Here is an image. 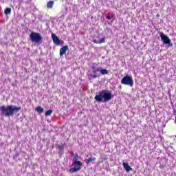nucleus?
<instances>
[{
  "mask_svg": "<svg viewBox=\"0 0 176 176\" xmlns=\"http://www.w3.org/2000/svg\"><path fill=\"white\" fill-rule=\"evenodd\" d=\"M21 109V107L14 105H8L7 107L3 105L0 107V113L1 116L9 118V116H13L14 113H17Z\"/></svg>",
  "mask_w": 176,
  "mask_h": 176,
  "instance_id": "nucleus-1",
  "label": "nucleus"
},
{
  "mask_svg": "<svg viewBox=\"0 0 176 176\" xmlns=\"http://www.w3.org/2000/svg\"><path fill=\"white\" fill-rule=\"evenodd\" d=\"M122 85H126V86H130L133 87L134 85V80H133V76L126 75L124 76L121 80Z\"/></svg>",
  "mask_w": 176,
  "mask_h": 176,
  "instance_id": "nucleus-2",
  "label": "nucleus"
},
{
  "mask_svg": "<svg viewBox=\"0 0 176 176\" xmlns=\"http://www.w3.org/2000/svg\"><path fill=\"white\" fill-rule=\"evenodd\" d=\"M74 168H71L69 169V173H76V171H79L80 170V167H82V162L78 160V155H75L74 157Z\"/></svg>",
  "mask_w": 176,
  "mask_h": 176,
  "instance_id": "nucleus-3",
  "label": "nucleus"
},
{
  "mask_svg": "<svg viewBox=\"0 0 176 176\" xmlns=\"http://www.w3.org/2000/svg\"><path fill=\"white\" fill-rule=\"evenodd\" d=\"M30 38L34 43H42V36L39 33L32 32Z\"/></svg>",
  "mask_w": 176,
  "mask_h": 176,
  "instance_id": "nucleus-4",
  "label": "nucleus"
},
{
  "mask_svg": "<svg viewBox=\"0 0 176 176\" xmlns=\"http://www.w3.org/2000/svg\"><path fill=\"white\" fill-rule=\"evenodd\" d=\"M101 69V67H98L96 66V64L92 65V72L89 74V79H96V78H100V74L98 72Z\"/></svg>",
  "mask_w": 176,
  "mask_h": 176,
  "instance_id": "nucleus-5",
  "label": "nucleus"
},
{
  "mask_svg": "<svg viewBox=\"0 0 176 176\" xmlns=\"http://www.w3.org/2000/svg\"><path fill=\"white\" fill-rule=\"evenodd\" d=\"M102 93L103 94V102H108L112 98H113V95H112V92L108 90H102Z\"/></svg>",
  "mask_w": 176,
  "mask_h": 176,
  "instance_id": "nucleus-6",
  "label": "nucleus"
},
{
  "mask_svg": "<svg viewBox=\"0 0 176 176\" xmlns=\"http://www.w3.org/2000/svg\"><path fill=\"white\" fill-rule=\"evenodd\" d=\"M161 41H163L164 45H167V46H173V43H171V40L167 35L161 33L160 34Z\"/></svg>",
  "mask_w": 176,
  "mask_h": 176,
  "instance_id": "nucleus-7",
  "label": "nucleus"
},
{
  "mask_svg": "<svg viewBox=\"0 0 176 176\" xmlns=\"http://www.w3.org/2000/svg\"><path fill=\"white\" fill-rule=\"evenodd\" d=\"M95 100L98 102H102V100H104V95L102 94V91L99 92L98 95H96Z\"/></svg>",
  "mask_w": 176,
  "mask_h": 176,
  "instance_id": "nucleus-8",
  "label": "nucleus"
},
{
  "mask_svg": "<svg viewBox=\"0 0 176 176\" xmlns=\"http://www.w3.org/2000/svg\"><path fill=\"white\" fill-rule=\"evenodd\" d=\"M52 38L55 45H60L61 41H60V38H58V37H57V36L54 33L52 34Z\"/></svg>",
  "mask_w": 176,
  "mask_h": 176,
  "instance_id": "nucleus-9",
  "label": "nucleus"
},
{
  "mask_svg": "<svg viewBox=\"0 0 176 176\" xmlns=\"http://www.w3.org/2000/svg\"><path fill=\"white\" fill-rule=\"evenodd\" d=\"M68 45L63 46L62 48L60 49V56H64L65 53H67V50H68Z\"/></svg>",
  "mask_w": 176,
  "mask_h": 176,
  "instance_id": "nucleus-10",
  "label": "nucleus"
},
{
  "mask_svg": "<svg viewBox=\"0 0 176 176\" xmlns=\"http://www.w3.org/2000/svg\"><path fill=\"white\" fill-rule=\"evenodd\" d=\"M122 166L129 173V171H131L133 170V168L129 165V164L123 162Z\"/></svg>",
  "mask_w": 176,
  "mask_h": 176,
  "instance_id": "nucleus-11",
  "label": "nucleus"
},
{
  "mask_svg": "<svg viewBox=\"0 0 176 176\" xmlns=\"http://www.w3.org/2000/svg\"><path fill=\"white\" fill-rule=\"evenodd\" d=\"M94 43H97L98 45L105 43V37L102 38L100 40L94 39Z\"/></svg>",
  "mask_w": 176,
  "mask_h": 176,
  "instance_id": "nucleus-12",
  "label": "nucleus"
},
{
  "mask_svg": "<svg viewBox=\"0 0 176 176\" xmlns=\"http://www.w3.org/2000/svg\"><path fill=\"white\" fill-rule=\"evenodd\" d=\"M53 5H54V1H49L47 3V8H48V9H52L53 8Z\"/></svg>",
  "mask_w": 176,
  "mask_h": 176,
  "instance_id": "nucleus-13",
  "label": "nucleus"
},
{
  "mask_svg": "<svg viewBox=\"0 0 176 176\" xmlns=\"http://www.w3.org/2000/svg\"><path fill=\"white\" fill-rule=\"evenodd\" d=\"M5 14L8 16V14H10L12 13V8H6L4 10Z\"/></svg>",
  "mask_w": 176,
  "mask_h": 176,
  "instance_id": "nucleus-14",
  "label": "nucleus"
},
{
  "mask_svg": "<svg viewBox=\"0 0 176 176\" xmlns=\"http://www.w3.org/2000/svg\"><path fill=\"white\" fill-rule=\"evenodd\" d=\"M99 72H100L101 75H107L108 74L107 69H100Z\"/></svg>",
  "mask_w": 176,
  "mask_h": 176,
  "instance_id": "nucleus-15",
  "label": "nucleus"
},
{
  "mask_svg": "<svg viewBox=\"0 0 176 176\" xmlns=\"http://www.w3.org/2000/svg\"><path fill=\"white\" fill-rule=\"evenodd\" d=\"M87 164H89V163H91V162H96V158L95 157H92V158H89L87 160H85Z\"/></svg>",
  "mask_w": 176,
  "mask_h": 176,
  "instance_id": "nucleus-16",
  "label": "nucleus"
},
{
  "mask_svg": "<svg viewBox=\"0 0 176 176\" xmlns=\"http://www.w3.org/2000/svg\"><path fill=\"white\" fill-rule=\"evenodd\" d=\"M37 112H38V113H42V112H43L44 109L43 108L38 107L36 109Z\"/></svg>",
  "mask_w": 176,
  "mask_h": 176,
  "instance_id": "nucleus-17",
  "label": "nucleus"
},
{
  "mask_svg": "<svg viewBox=\"0 0 176 176\" xmlns=\"http://www.w3.org/2000/svg\"><path fill=\"white\" fill-rule=\"evenodd\" d=\"M53 113V110H48L45 112V116H50Z\"/></svg>",
  "mask_w": 176,
  "mask_h": 176,
  "instance_id": "nucleus-18",
  "label": "nucleus"
},
{
  "mask_svg": "<svg viewBox=\"0 0 176 176\" xmlns=\"http://www.w3.org/2000/svg\"><path fill=\"white\" fill-rule=\"evenodd\" d=\"M106 19H107V20H111V19H113V14L107 16Z\"/></svg>",
  "mask_w": 176,
  "mask_h": 176,
  "instance_id": "nucleus-19",
  "label": "nucleus"
},
{
  "mask_svg": "<svg viewBox=\"0 0 176 176\" xmlns=\"http://www.w3.org/2000/svg\"><path fill=\"white\" fill-rule=\"evenodd\" d=\"M58 148L60 151H64V145H59L58 146Z\"/></svg>",
  "mask_w": 176,
  "mask_h": 176,
  "instance_id": "nucleus-20",
  "label": "nucleus"
}]
</instances>
